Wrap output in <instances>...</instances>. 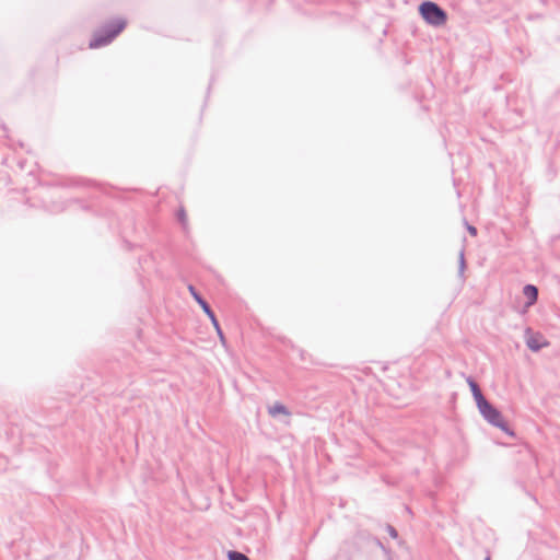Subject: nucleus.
I'll return each mask as SVG.
<instances>
[{"label":"nucleus","instance_id":"1","mask_svg":"<svg viewBox=\"0 0 560 560\" xmlns=\"http://www.w3.org/2000/svg\"><path fill=\"white\" fill-rule=\"evenodd\" d=\"M422 19L430 25L442 26L446 23V13L434 2L424 1L419 7Z\"/></svg>","mask_w":560,"mask_h":560},{"label":"nucleus","instance_id":"2","mask_svg":"<svg viewBox=\"0 0 560 560\" xmlns=\"http://www.w3.org/2000/svg\"><path fill=\"white\" fill-rule=\"evenodd\" d=\"M126 26V22L121 19L115 20L106 30L105 35H95L91 40L90 48H98L109 44Z\"/></svg>","mask_w":560,"mask_h":560},{"label":"nucleus","instance_id":"10","mask_svg":"<svg viewBox=\"0 0 560 560\" xmlns=\"http://www.w3.org/2000/svg\"><path fill=\"white\" fill-rule=\"evenodd\" d=\"M198 304L201 306V308L208 315V317H211L212 315H214V313L211 311L208 303L203 299L201 301H199Z\"/></svg>","mask_w":560,"mask_h":560},{"label":"nucleus","instance_id":"11","mask_svg":"<svg viewBox=\"0 0 560 560\" xmlns=\"http://www.w3.org/2000/svg\"><path fill=\"white\" fill-rule=\"evenodd\" d=\"M209 318H210V320H211V323H212V325H213V327H214V329H215L217 334H221V327H220V325H219V322H218V319H217L215 315H212V316H211V317H209Z\"/></svg>","mask_w":560,"mask_h":560},{"label":"nucleus","instance_id":"13","mask_svg":"<svg viewBox=\"0 0 560 560\" xmlns=\"http://www.w3.org/2000/svg\"><path fill=\"white\" fill-rule=\"evenodd\" d=\"M468 232L470 235L476 236L477 235V229L475 226L468 225Z\"/></svg>","mask_w":560,"mask_h":560},{"label":"nucleus","instance_id":"9","mask_svg":"<svg viewBox=\"0 0 560 560\" xmlns=\"http://www.w3.org/2000/svg\"><path fill=\"white\" fill-rule=\"evenodd\" d=\"M228 557L229 560H249L247 556L237 551H230Z\"/></svg>","mask_w":560,"mask_h":560},{"label":"nucleus","instance_id":"14","mask_svg":"<svg viewBox=\"0 0 560 560\" xmlns=\"http://www.w3.org/2000/svg\"><path fill=\"white\" fill-rule=\"evenodd\" d=\"M219 338L221 339V341L223 342L224 341V335L223 332L221 331V334H218Z\"/></svg>","mask_w":560,"mask_h":560},{"label":"nucleus","instance_id":"7","mask_svg":"<svg viewBox=\"0 0 560 560\" xmlns=\"http://www.w3.org/2000/svg\"><path fill=\"white\" fill-rule=\"evenodd\" d=\"M469 386L476 400L477 407H479L486 401V398L483 397L478 385L474 381H469Z\"/></svg>","mask_w":560,"mask_h":560},{"label":"nucleus","instance_id":"12","mask_svg":"<svg viewBox=\"0 0 560 560\" xmlns=\"http://www.w3.org/2000/svg\"><path fill=\"white\" fill-rule=\"evenodd\" d=\"M188 290H189V292L191 293V295L194 296V299L196 300L197 303H199V301L202 300V298L198 294V292L195 290V288L192 285H189Z\"/></svg>","mask_w":560,"mask_h":560},{"label":"nucleus","instance_id":"4","mask_svg":"<svg viewBox=\"0 0 560 560\" xmlns=\"http://www.w3.org/2000/svg\"><path fill=\"white\" fill-rule=\"evenodd\" d=\"M526 345L533 351H538L539 349L549 346V342L544 338V336L539 332H532L527 330Z\"/></svg>","mask_w":560,"mask_h":560},{"label":"nucleus","instance_id":"8","mask_svg":"<svg viewBox=\"0 0 560 560\" xmlns=\"http://www.w3.org/2000/svg\"><path fill=\"white\" fill-rule=\"evenodd\" d=\"M176 217H177L178 221L182 223V225L186 228L188 224V218H187L186 210L184 208L178 209Z\"/></svg>","mask_w":560,"mask_h":560},{"label":"nucleus","instance_id":"5","mask_svg":"<svg viewBox=\"0 0 560 560\" xmlns=\"http://www.w3.org/2000/svg\"><path fill=\"white\" fill-rule=\"evenodd\" d=\"M524 295L527 298V306L533 305L537 301L538 290L535 285L527 284L523 289Z\"/></svg>","mask_w":560,"mask_h":560},{"label":"nucleus","instance_id":"3","mask_svg":"<svg viewBox=\"0 0 560 560\" xmlns=\"http://www.w3.org/2000/svg\"><path fill=\"white\" fill-rule=\"evenodd\" d=\"M480 413L493 425L500 428L503 431H508L506 423L500 413L487 400L478 407Z\"/></svg>","mask_w":560,"mask_h":560},{"label":"nucleus","instance_id":"6","mask_svg":"<svg viewBox=\"0 0 560 560\" xmlns=\"http://www.w3.org/2000/svg\"><path fill=\"white\" fill-rule=\"evenodd\" d=\"M268 411L271 417H277L279 415L290 416V412L287 409V407L280 402H276L272 406H270Z\"/></svg>","mask_w":560,"mask_h":560},{"label":"nucleus","instance_id":"15","mask_svg":"<svg viewBox=\"0 0 560 560\" xmlns=\"http://www.w3.org/2000/svg\"><path fill=\"white\" fill-rule=\"evenodd\" d=\"M486 560H489V558H487Z\"/></svg>","mask_w":560,"mask_h":560}]
</instances>
